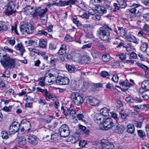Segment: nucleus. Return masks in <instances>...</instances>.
Returning a JSON list of instances; mask_svg holds the SVG:
<instances>
[{
	"label": "nucleus",
	"mask_w": 149,
	"mask_h": 149,
	"mask_svg": "<svg viewBox=\"0 0 149 149\" xmlns=\"http://www.w3.org/2000/svg\"><path fill=\"white\" fill-rule=\"evenodd\" d=\"M87 144V141L85 140H80L79 143V146L81 147H85Z\"/></svg>",
	"instance_id": "3c124183"
},
{
	"label": "nucleus",
	"mask_w": 149,
	"mask_h": 149,
	"mask_svg": "<svg viewBox=\"0 0 149 149\" xmlns=\"http://www.w3.org/2000/svg\"><path fill=\"white\" fill-rule=\"evenodd\" d=\"M7 26L3 24L0 23V31L1 30L6 31L7 30Z\"/></svg>",
	"instance_id": "6e6d98bb"
},
{
	"label": "nucleus",
	"mask_w": 149,
	"mask_h": 149,
	"mask_svg": "<svg viewBox=\"0 0 149 149\" xmlns=\"http://www.w3.org/2000/svg\"><path fill=\"white\" fill-rule=\"evenodd\" d=\"M38 103L42 105L47 104V102L45 100H43L41 99H40L38 100Z\"/></svg>",
	"instance_id": "338daca9"
},
{
	"label": "nucleus",
	"mask_w": 149,
	"mask_h": 149,
	"mask_svg": "<svg viewBox=\"0 0 149 149\" xmlns=\"http://www.w3.org/2000/svg\"><path fill=\"white\" fill-rule=\"evenodd\" d=\"M103 5L104 6L106 7L108 9L111 10V4L110 2L107 1H104V2L103 3Z\"/></svg>",
	"instance_id": "c03bdc74"
},
{
	"label": "nucleus",
	"mask_w": 149,
	"mask_h": 149,
	"mask_svg": "<svg viewBox=\"0 0 149 149\" xmlns=\"http://www.w3.org/2000/svg\"><path fill=\"white\" fill-rule=\"evenodd\" d=\"M29 45L33 46L34 47H36L37 45V42L33 40H29L28 41Z\"/></svg>",
	"instance_id": "864d4df0"
},
{
	"label": "nucleus",
	"mask_w": 149,
	"mask_h": 149,
	"mask_svg": "<svg viewBox=\"0 0 149 149\" xmlns=\"http://www.w3.org/2000/svg\"><path fill=\"white\" fill-rule=\"evenodd\" d=\"M66 45L65 44L62 45L57 53L60 55H62L66 53Z\"/></svg>",
	"instance_id": "412c9836"
},
{
	"label": "nucleus",
	"mask_w": 149,
	"mask_h": 149,
	"mask_svg": "<svg viewBox=\"0 0 149 149\" xmlns=\"http://www.w3.org/2000/svg\"><path fill=\"white\" fill-rule=\"evenodd\" d=\"M102 122L100 121V125L105 130L112 128L114 125L112 119L110 118H103Z\"/></svg>",
	"instance_id": "39448f33"
},
{
	"label": "nucleus",
	"mask_w": 149,
	"mask_h": 149,
	"mask_svg": "<svg viewBox=\"0 0 149 149\" xmlns=\"http://www.w3.org/2000/svg\"><path fill=\"white\" fill-rule=\"evenodd\" d=\"M119 84L122 86L121 88L122 90L123 91H126L130 87V83L128 80L126 79L125 81H120Z\"/></svg>",
	"instance_id": "f8f14e48"
},
{
	"label": "nucleus",
	"mask_w": 149,
	"mask_h": 149,
	"mask_svg": "<svg viewBox=\"0 0 149 149\" xmlns=\"http://www.w3.org/2000/svg\"><path fill=\"white\" fill-rule=\"evenodd\" d=\"M77 117L79 120H81L85 122V120L84 119V117L82 114H80L77 115Z\"/></svg>",
	"instance_id": "69168bd1"
},
{
	"label": "nucleus",
	"mask_w": 149,
	"mask_h": 149,
	"mask_svg": "<svg viewBox=\"0 0 149 149\" xmlns=\"http://www.w3.org/2000/svg\"><path fill=\"white\" fill-rule=\"evenodd\" d=\"M102 2V0H90V3L97 6L99 3Z\"/></svg>",
	"instance_id": "8fccbe9b"
},
{
	"label": "nucleus",
	"mask_w": 149,
	"mask_h": 149,
	"mask_svg": "<svg viewBox=\"0 0 149 149\" xmlns=\"http://www.w3.org/2000/svg\"><path fill=\"white\" fill-rule=\"evenodd\" d=\"M109 109L106 108H104L100 110V111L102 116H107L109 115Z\"/></svg>",
	"instance_id": "393cba45"
},
{
	"label": "nucleus",
	"mask_w": 149,
	"mask_h": 149,
	"mask_svg": "<svg viewBox=\"0 0 149 149\" xmlns=\"http://www.w3.org/2000/svg\"><path fill=\"white\" fill-rule=\"evenodd\" d=\"M111 116L113 118L116 120V123H118L119 118L118 117V115L116 113H111Z\"/></svg>",
	"instance_id": "4d7b16f0"
},
{
	"label": "nucleus",
	"mask_w": 149,
	"mask_h": 149,
	"mask_svg": "<svg viewBox=\"0 0 149 149\" xmlns=\"http://www.w3.org/2000/svg\"><path fill=\"white\" fill-rule=\"evenodd\" d=\"M111 77L113 81L116 82H117L118 81L119 79V77L117 75H114Z\"/></svg>",
	"instance_id": "0e129e2a"
},
{
	"label": "nucleus",
	"mask_w": 149,
	"mask_h": 149,
	"mask_svg": "<svg viewBox=\"0 0 149 149\" xmlns=\"http://www.w3.org/2000/svg\"><path fill=\"white\" fill-rule=\"evenodd\" d=\"M1 136L3 138L6 139H7L8 138V134L7 133V132L4 131H3L1 132Z\"/></svg>",
	"instance_id": "bf43d9fd"
},
{
	"label": "nucleus",
	"mask_w": 149,
	"mask_h": 149,
	"mask_svg": "<svg viewBox=\"0 0 149 149\" xmlns=\"http://www.w3.org/2000/svg\"><path fill=\"white\" fill-rule=\"evenodd\" d=\"M78 55L79 58L76 61L81 63H87L90 60V58L86 56H83L81 57L79 54H78Z\"/></svg>",
	"instance_id": "f3484780"
},
{
	"label": "nucleus",
	"mask_w": 149,
	"mask_h": 149,
	"mask_svg": "<svg viewBox=\"0 0 149 149\" xmlns=\"http://www.w3.org/2000/svg\"><path fill=\"white\" fill-rule=\"evenodd\" d=\"M88 101L89 102L90 104L92 106H96L99 103V101L98 100L91 96L88 97Z\"/></svg>",
	"instance_id": "aec40b11"
},
{
	"label": "nucleus",
	"mask_w": 149,
	"mask_h": 149,
	"mask_svg": "<svg viewBox=\"0 0 149 149\" xmlns=\"http://www.w3.org/2000/svg\"><path fill=\"white\" fill-rule=\"evenodd\" d=\"M98 34L100 39L103 41L110 42L113 39L116 40V42H113V44L116 45L118 44V40H119L116 37V32L107 24H104L100 28Z\"/></svg>",
	"instance_id": "f257e3e1"
},
{
	"label": "nucleus",
	"mask_w": 149,
	"mask_h": 149,
	"mask_svg": "<svg viewBox=\"0 0 149 149\" xmlns=\"http://www.w3.org/2000/svg\"><path fill=\"white\" fill-rule=\"evenodd\" d=\"M56 83L59 85H67L69 84V79L66 77L58 76L55 80Z\"/></svg>",
	"instance_id": "1a4fd4ad"
},
{
	"label": "nucleus",
	"mask_w": 149,
	"mask_h": 149,
	"mask_svg": "<svg viewBox=\"0 0 149 149\" xmlns=\"http://www.w3.org/2000/svg\"><path fill=\"white\" fill-rule=\"evenodd\" d=\"M102 116L101 115V114H97L94 117V119L95 121L96 120V121H97V123H99V122H98V121H100V123L101 120L102 118H103L102 117Z\"/></svg>",
	"instance_id": "ea45409f"
},
{
	"label": "nucleus",
	"mask_w": 149,
	"mask_h": 149,
	"mask_svg": "<svg viewBox=\"0 0 149 149\" xmlns=\"http://www.w3.org/2000/svg\"><path fill=\"white\" fill-rule=\"evenodd\" d=\"M100 144L102 149H114L113 145L109 142L107 140H102Z\"/></svg>",
	"instance_id": "9b49d317"
},
{
	"label": "nucleus",
	"mask_w": 149,
	"mask_h": 149,
	"mask_svg": "<svg viewBox=\"0 0 149 149\" xmlns=\"http://www.w3.org/2000/svg\"><path fill=\"white\" fill-rule=\"evenodd\" d=\"M141 42L140 49L143 52H145L148 47V44L147 42Z\"/></svg>",
	"instance_id": "2f4dec72"
},
{
	"label": "nucleus",
	"mask_w": 149,
	"mask_h": 149,
	"mask_svg": "<svg viewBox=\"0 0 149 149\" xmlns=\"http://www.w3.org/2000/svg\"><path fill=\"white\" fill-rule=\"evenodd\" d=\"M145 128L147 136L148 138H149V124L146 125L145 126Z\"/></svg>",
	"instance_id": "774afa93"
},
{
	"label": "nucleus",
	"mask_w": 149,
	"mask_h": 149,
	"mask_svg": "<svg viewBox=\"0 0 149 149\" xmlns=\"http://www.w3.org/2000/svg\"><path fill=\"white\" fill-rule=\"evenodd\" d=\"M39 45L40 47L45 48L47 45V40L44 39H40L39 40Z\"/></svg>",
	"instance_id": "cd10ccee"
},
{
	"label": "nucleus",
	"mask_w": 149,
	"mask_h": 149,
	"mask_svg": "<svg viewBox=\"0 0 149 149\" xmlns=\"http://www.w3.org/2000/svg\"><path fill=\"white\" fill-rule=\"evenodd\" d=\"M72 140L73 143H76L80 139V136L79 134L74 135L72 137Z\"/></svg>",
	"instance_id": "c9c22d12"
},
{
	"label": "nucleus",
	"mask_w": 149,
	"mask_h": 149,
	"mask_svg": "<svg viewBox=\"0 0 149 149\" xmlns=\"http://www.w3.org/2000/svg\"><path fill=\"white\" fill-rule=\"evenodd\" d=\"M139 40L138 39L133 36H131V42H133L136 45L139 43Z\"/></svg>",
	"instance_id": "a18cd8bd"
},
{
	"label": "nucleus",
	"mask_w": 149,
	"mask_h": 149,
	"mask_svg": "<svg viewBox=\"0 0 149 149\" xmlns=\"http://www.w3.org/2000/svg\"><path fill=\"white\" fill-rule=\"evenodd\" d=\"M64 40L66 42H69L73 41L74 40V38L67 34L65 37Z\"/></svg>",
	"instance_id": "4c0bfd02"
},
{
	"label": "nucleus",
	"mask_w": 149,
	"mask_h": 149,
	"mask_svg": "<svg viewBox=\"0 0 149 149\" xmlns=\"http://www.w3.org/2000/svg\"><path fill=\"white\" fill-rule=\"evenodd\" d=\"M26 141L25 138L23 136L19 137L18 139V143L20 146H24L26 144Z\"/></svg>",
	"instance_id": "a878e982"
},
{
	"label": "nucleus",
	"mask_w": 149,
	"mask_h": 149,
	"mask_svg": "<svg viewBox=\"0 0 149 149\" xmlns=\"http://www.w3.org/2000/svg\"><path fill=\"white\" fill-rule=\"evenodd\" d=\"M15 48L17 50L19 51L20 54L21 56H22L23 54L26 52L24 47L23 46L22 43H18L17 45L15 46Z\"/></svg>",
	"instance_id": "dca6fc26"
},
{
	"label": "nucleus",
	"mask_w": 149,
	"mask_h": 149,
	"mask_svg": "<svg viewBox=\"0 0 149 149\" xmlns=\"http://www.w3.org/2000/svg\"><path fill=\"white\" fill-rule=\"evenodd\" d=\"M59 4L61 6H64L69 5V3L67 1H59Z\"/></svg>",
	"instance_id": "052dcab7"
},
{
	"label": "nucleus",
	"mask_w": 149,
	"mask_h": 149,
	"mask_svg": "<svg viewBox=\"0 0 149 149\" xmlns=\"http://www.w3.org/2000/svg\"><path fill=\"white\" fill-rule=\"evenodd\" d=\"M20 123V125L22 127L21 129L22 132H29L31 127L30 122L24 119L21 121Z\"/></svg>",
	"instance_id": "0eeeda50"
},
{
	"label": "nucleus",
	"mask_w": 149,
	"mask_h": 149,
	"mask_svg": "<svg viewBox=\"0 0 149 149\" xmlns=\"http://www.w3.org/2000/svg\"><path fill=\"white\" fill-rule=\"evenodd\" d=\"M91 53L93 57L95 58H97L99 56V53L95 49H93L91 51Z\"/></svg>",
	"instance_id": "37998d69"
},
{
	"label": "nucleus",
	"mask_w": 149,
	"mask_h": 149,
	"mask_svg": "<svg viewBox=\"0 0 149 149\" xmlns=\"http://www.w3.org/2000/svg\"><path fill=\"white\" fill-rule=\"evenodd\" d=\"M29 51L31 52H33L37 54L39 53V50L35 48H29Z\"/></svg>",
	"instance_id": "680f3d73"
},
{
	"label": "nucleus",
	"mask_w": 149,
	"mask_h": 149,
	"mask_svg": "<svg viewBox=\"0 0 149 149\" xmlns=\"http://www.w3.org/2000/svg\"><path fill=\"white\" fill-rule=\"evenodd\" d=\"M14 93V90L12 88H10L7 90L5 96H9L10 95L12 94H13Z\"/></svg>",
	"instance_id": "5fc2aeb1"
},
{
	"label": "nucleus",
	"mask_w": 149,
	"mask_h": 149,
	"mask_svg": "<svg viewBox=\"0 0 149 149\" xmlns=\"http://www.w3.org/2000/svg\"><path fill=\"white\" fill-rule=\"evenodd\" d=\"M138 18L136 13H131V21H136L138 19Z\"/></svg>",
	"instance_id": "603ef678"
},
{
	"label": "nucleus",
	"mask_w": 149,
	"mask_h": 149,
	"mask_svg": "<svg viewBox=\"0 0 149 149\" xmlns=\"http://www.w3.org/2000/svg\"><path fill=\"white\" fill-rule=\"evenodd\" d=\"M47 9L45 8V10L41 9H39L37 10V13L38 16L40 17H44L47 11Z\"/></svg>",
	"instance_id": "4be33fe9"
},
{
	"label": "nucleus",
	"mask_w": 149,
	"mask_h": 149,
	"mask_svg": "<svg viewBox=\"0 0 149 149\" xmlns=\"http://www.w3.org/2000/svg\"><path fill=\"white\" fill-rule=\"evenodd\" d=\"M64 57L65 59V61H70L71 59V55L69 53H66L64 55Z\"/></svg>",
	"instance_id": "13d9d810"
},
{
	"label": "nucleus",
	"mask_w": 149,
	"mask_h": 149,
	"mask_svg": "<svg viewBox=\"0 0 149 149\" xmlns=\"http://www.w3.org/2000/svg\"><path fill=\"white\" fill-rule=\"evenodd\" d=\"M110 56L106 54L103 55L102 56V59L104 62H107L109 60Z\"/></svg>",
	"instance_id": "09e8293b"
},
{
	"label": "nucleus",
	"mask_w": 149,
	"mask_h": 149,
	"mask_svg": "<svg viewBox=\"0 0 149 149\" xmlns=\"http://www.w3.org/2000/svg\"><path fill=\"white\" fill-rule=\"evenodd\" d=\"M138 135L141 138H143L146 136V134L143 131L140 130L137 131Z\"/></svg>",
	"instance_id": "49530a36"
},
{
	"label": "nucleus",
	"mask_w": 149,
	"mask_h": 149,
	"mask_svg": "<svg viewBox=\"0 0 149 149\" xmlns=\"http://www.w3.org/2000/svg\"><path fill=\"white\" fill-rule=\"evenodd\" d=\"M27 139L28 142L33 145H35L38 143L37 138L33 134L29 136Z\"/></svg>",
	"instance_id": "4468645a"
},
{
	"label": "nucleus",
	"mask_w": 149,
	"mask_h": 149,
	"mask_svg": "<svg viewBox=\"0 0 149 149\" xmlns=\"http://www.w3.org/2000/svg\"><path fill=\"white\" fill-rule=\"evenodd\" d=\"M125 129V128L123 125H119L116 126L114 129V131L116 133L120 134L123 132Z\"/></svg>",
	"instance_id": "a211bd4d"
},
{
	"label": "nucleus",
	"mask_w": 149,
	"mask_h": 149,
	"mask_svg": "<svg viewBox=\"0 0 149 149\" xmlns=\"http://www.w3.org/2000/svg\"><path fill=\"white\" fill-rule=\"evenodd\" d=\"M97 11L98 12L101 14H103L107 12V10L106 9V8L103 7H101L100 6H98L97 7Z\"/></svg>",
	"instance_id": "b1692460"
},
{
	"label": "nucleus",
	"mask_w": 149,
	"mask_h": 149,
	"mask_svg": "<svg viewBox=\"0 0 149 149\" xmlns=\"http://www.w3.org/2000/svg\"><path fill=\"white\" fill-rule=\"evenodd\" d=\"M34 27L31 24V26H29V27L26 29L25 33L31 34L34 31Z\"/></svg>",
	"instance_id": "72a5a7b5"
},
{
	"label": "nucleus",
	"mask_w": 149,
	"mask_h": 149,
	"mask_svg": "<svg viewBox=\"0 0 149 149\" xmlns=\"http://www.w3.org/2000/svg\"><path fill=\"white\" fill-rule=\"evenodd\" d=\"M141 99L136 98L135 99L131 98V103L134 104L136 103H141L142 102Z\"/></svg>",
	"instance_id": "a19ab883"
},
{
	"label": "nucleus",
	"mask_w": 149,
	"mask_h": 149,
	"mask_svg": "<svg viewBox=\"0 0 149 149\" xmlns=\"http://www.w3.org/2000/svg\"><path fill=\"white\" fill-rule=\"evenodd\" d=\"M70 97L72 102L76 105H81L84 102L83 98L77 93H72Z\"/></svg>",
	"instance_id": "7ed1b4c3"
},
{
	"label": "nucleus",
	"mask_w": 149,
	"mask_h": 149,
	"mask_svg": "<svg viewBox=\"0 0 149 149\" xmlns=\"http://www.w3.org/2000/svg\"><path fill=\"white\" fill-rule=\"evenodd\" d=\"M20 125L18 123L14 122L10 126L9 130L10 134H13L17 132L20 128Z\"/></svg>",
	"instance_id": "9d476101"
},
{
	"label": "nucleus",
	"mask_w": 149,
	"mask_h": 149,
	"mask_svg": "<svg viewBox=\"0 0 149 149\" xmlns=\"http://www.w3.org/2000/svg\"><path fill=\"white\" fill-rule=\"evenodd\" d=\"M46 131L48 134H51V139H52L54 141H58V139L59 138L60 136L58 134L54 132L52 133V131L49 129L47 130Z\"/></svg>",
	"instance_id": "2eb2a0df"
},
{
	"label": "nucleus",
	"mask_w": 149,
	"mask_h": 149,
	"mask_svg": "<svg viewBox=\"0 0 149 149\" xmlns=\"http://www.w3.org/2000/svg\"><path fill=\"white\" fill-rule=\"evenodd\" d=\"M118 30L120 31V36L122 37L125 36L127 33V30L123 27H118Z\"/></svg>",
	"instance_id": "bb28decb"
},
{
	"label": "nucleus",
	"mask_w": 149,
	"mask_h": 149,
	"mask_svg": "<svg viewBox=\"0 0 149 149\" xmlns=\"http://www.w3.org/2000/svg\"><path fill=\"white\" fill-rule=\"evenodd\" d=\"M88 88V84L87 82H84L83 86L81 88L82 91L85 92Z\"/></svg>",
	"instance_id": "79ce46f5"
},
{
	"label": "nucleus",
	"mask_w": 149,
	"mask_h": 149,
	"mask_svg": "<svg viewBox=\"0 0 149 149\" xmlns=\"http://www.w3.org/2000/svg\"><path fill=\"white\" fill-rule=\"evenodd\" d=\"M53 76V75L49 73V71H48L46 73L44 77L39 78V81L38 84L41 86H44L45 85V81H46L49 83H52V81L51 80L49 81V79H48L51 78Z\"/></svg>",
	"instance_id": "6e6552de"
},
{
	"label": "nucleus",
	"mask_w": 149,
	"mask_h": 149,
	"mask_svg": "<svg viewBox=\"0 0 149 149\" xmlns=\"http://www.w3.org/2000/svg\"><path fill=\"white\" fill-rule=\"evenodd\" d=\"M10 74L9 71L6 70L2 74V77H4L5 79H3L4 80L8 81L10 80Z\"/></svg>",
	"instance_id": "c85d7f7f"
},
{
	"label": "nucleus",
	"mask_w": 149,
	"mask_h": 149,
	"mask_svg": "<svg viewBox=\"0 0 149 149\" xmlns=\"http://www.w3.org/2000/svg\"><path fill=\"white\" fill-rule=\"evenodd\" d=\"M118 4L120 7V8H125L126 6V3L123 0H120L118 2Z\"/></svg>",
	"instance_id": "de8ad7c7"
},
{
	"label": "nucleus",
	"mask_w": 149,
	"mask_h": 149,
	"mask_svg": "<svg viewBox=\"0 0 149 149\" xmlns=\"http://www.w3.org/2000/svg\"><path fill=\"white\" fill-rule=\"evenodd\" d=\"M4 59L1 61V63L4 68L6 69L14 67L15 65V60L7 55L3 56Z\"/></svg>",
	"instance_id": "f03ea898"
},
{
	"label": "nucleus",
	"mask_w": 149,
	"mask_h": 149,
	"mask_svg": "<svg viewBox=\"0 0 149 149\" xmlns=\"http://www.w3.org/2000/svg\"><path fill=\"white\" fill-rule=\"evenodd\" d=\"M90 13V11L86 12L84 10H81L79 13V16L83 18L88 19L89 14H91Z\"/></svg>",
	"instance_id": "6ab92c4d"
},
{
	"label": "nucleus",
	"mask_w": 149,
	"mask_h": 149,
	"mask_svg": "<svg viewBox=\"0 0 149 149\" xmlns=\"http://www.w3.org/2000/svg\"><path fill=\"white\" fill-rule=\"evenodd\" d=\"M58 133L61 137L65 138L68 136L70 133L68 126L65 124L61 125L59 128Z\"/></svg>",
	"instance_id": "423d86ee"
},
{
	"label": "nucleus",
	"mask_w": 149,
	"mask_h": 149,
	"mask_svg": "<svg viewBox=\"0 0 149 149\" xmlns=\"http://www.w3.org/2000/svg\"><path fill=\"white\" fill-rule=\"evenodd\" d=\"M131 90L134 93H136L137 92L136 86L135 84H134V85H132L131 83Z\"/></svg>",
	"instance_id": "e2e57ef3"
},
{
	"label": "nucleus",
	"mask_w": 149,
	"mask_h": 149,
	"mask_svg": "<svg viewBox=\"0 0 149 149\" xmlns=\"http://www.w3.org/2000/svg\"><path fill=\"white\" fill-rule=\"evenodd\" d=\"M101 76L103 77H106L109 79L111 78L112 75L109 74V73L105 71H103L101 72L100 74Z\"/></svg>",
	"instance_id": "7c9ffc66"
},
{
	"label": "nucleus",
	"mask_w": 149,
	"mask_h": 149,
	"mask_svg": "<svg viewBox=\"0 0 149 149\" xmlns=\"http://www.w3.org/2000/svg\"><path fill=\"white\" fill-rule=\"evenodd\" d=\"M92 16L91 17V19L92 20H94L95 21H99L101 17V16L99 15H94L93 14H92Z\"/></svg>",
	"instance_id": "e433bc0d"
},
{
	"label": "nucleus",
	"mask_w": 149,
	"mask_h": 149,
	"mask_svg": "<svg viewBox=\"0 0 149 149\" xmlns=\"http://www.w3.org/2000/svg\"><path fill=\"white\" fill-rule=\"evenodd\" d=\"M66 67L68 71L70 73L74 72V67L69 65H66Z\"/></svg>",
	"instance_id": "58836bf2"
},
{
	"label": "nucleus",
	"mask_w": 149,
	"mask_h": 149,
	"mask_svg": "<svg viewBox=\"0 0 149 149\" xmlns=\"http://www.w3.org/2000/svg\"><path fill=\"white\" fill-rule=\"evenodd\" d=\"M15 4V2L14 0H10L9 1L4 12L6 15L10 16L13 14L14 11V9Z\"/></svg>",
	"instance_id": "20e7f679"
},
{
	"label": "nucleus",
	"mask_w": 149,
	"mask_h": 149,
	"mask_svg": "<svg viewBox=\"0 0 149 149\" xmlns=\"http://www.w3.org/2000/svg\"><path fill=\"white\" fill-rule=\"evenodd\" d=\"M140 6L141 5L139 4L133 3L131 6V13H136L138 7Z\"/></svg>",
	"instance_id": "c756f323"
},
{
	"label": "nucleus",
	"mask_w": 149,
	"mask_h": 149,
	"mask_svg": "<svg viewBox=\"0 0 149 149\" xmlns=\"http://www.w3.org/2000/svg\"><path fill=\"white\" fill-rule=\"evenodd\" d=\"M31 26V24L27 22H22L20 23V30L22 33H25L29 26Z\"/></svg>",
	"instance_id": "ddd939ff"
},
{
	"label": "nucleus",
	"mask_w": 149,
	"mask_h": 149,
	"mask_svg": "<svg viewBox=\"0 0 149 149\" xmlns=\"http://www.w3.org/2000/svg\"><path fill=\"white\" fill-rule=\"evenodd\" d=\"M142 107V105H135L134 104H132V109H134V113L135 114H137L139 113V111H138V110L140 109L141 107Z\"/></svg>",
	"instance_id": "5701e85b"
},
{
	"label": "nucleus",
	"mask_w": 149,
	"mask_h": 149,
	"mask_svg": "<svg viewBox=\"0 0 149 149\" xmlns=\"http://www.w3.org/2000/svg\"><path fill=\"white\" fill-rule=\"evenodd\" d=\"M117 103L118 105L117 106V110L118 111H119V113H121V111H123L122 103L120 101H117Z\"/></svg>",
	"instance_id": "473e14b6"
},
{
	"label": "nucleus",
	"mask_w": 149,
	"mask_h": 149,
	"mask_svg": "<svg viewBox=\"0 0 149 149\" xmlns=\"http://www.w3.org/2000/svg\"><path fill=\"white\" fill-rule=\"evenodd\" d=\"M142 97L145 100H148L149 99V90L146 91L143 93Z\"/></svg>",
	"instance_id": "f704fd0d"
}]
</instances>
